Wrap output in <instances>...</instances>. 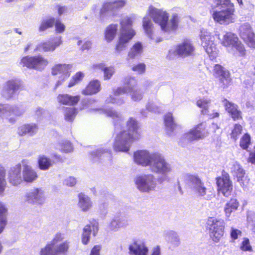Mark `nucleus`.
Segmentation results:
<instances>
[{"label": "nucleus", "mask_w": 255, "mask_h": 255, "mask_svg": "<svg viewBox=\"0 0 255 255\" xmlns=\"http://www.w3.org/2000/svg\"><path fill=\"white\" fill-rule=\"evenodd\" d=\"M100 113H105L112 118L115 130L121 129L115 137L113 147L118 152H128L132 144L140 138L138 123L135 119L131 117L126 122V127H124L123 118L121 114L112 109H96Z\"/></svg>", "instance_id": "obj_1"}, {"label": "nucleus", "mask_w": 255, "mask_h": 255, "mask_svg": "<svg viewBox=\"0 0 255 255\" xmlns=\"http://www.w3.org/2000/svg\"><path fill=\"white\" fill-rule=\"evenodd\" d=\"M168 13L165 11L152 6L149 7V15H146L143 18V27L145 33L150 39L154 40L156 42H159L162 40L160 37L154 38L151 18L155 23L160 25L161 30L164 32H170L176 29L178 22L177 15H173L170 20L168 19Z\"/></svg>", "instance_id": "obj_2"}, {"label": "nucleus", "mask_w": 255, "mask_h": 255, "mask_svg": "<svg viewBox=\"0 0 255 255\" xmlns=\"http://www.w3.org/2000/svg\"><path fill=\"white\" fill-rule=\"evenodd\" d=\"M135 19L134 15L125 16L120 20V34L119 41L116 46V51L120 52L126 47L127 44L135 35V32L132 28Z\"/></svg>", "instance_id": "obj_3"}, {"label": "nucleus", "mask_w": 255, "mask_h": 255, "mask_svg": "<svg viewBox=\"0 0 255 255\" xmlns=\"http://www.w3.org/2000/svg\"><path fill=\"white\" fill-rule=\"evenodd\" d=\"M151 163L149 168L151 171L162 175L158 179L159 182L169 180L168 175L172 171V167L161 154L157 152Z\"/></svg>", "instance_id": "obj_4"}, {"label": "nucleus", "mask_w": 255, "mask_h": 255, "mask_svg": "<svg viewBox=\"0 0 255 255\" xmlns=\"http://www.w3.org/2000/svg\"><path fill=\"white\" fill-rule=\"evenodd\" d=\"M185 183L186 187L197 197H205L208 192L204 182L197 174L186 175Z\"/></svg>", "instance_id": "obj_5"}, {"label": "nucleus", "mask_w": 255, "mask_h": 255, "mask_svg": "<svg viewBox=\"0 0 255 255\" xmlns=\"http://www.w3.org/2000/svg\"><path fill=\"white\" fill-rule=\"evenodd\" d=\"M234 4L221 7V10L214 11L212 14L214 20L221 24H229L235 20Z\"/></svg>", "instance_id": "obj_6"}, {"label": "nucleus", "mask_w": 255, "mask_h": 255, "mask_svg": "<svg viewBox=\"0 0 255 255\" xmlns=\"http://www.w3.org/2000/svg\"><path fill=\"white\" fill-rule=\"evenodd\" d=\"M225 223L223 220L210 217L207 222L211 238L215 242H218L224 235Z\"/></svg>", "instance_id": "obj_7"}, {"label": "nucleus", "mask_w": 255, "mask_h": 255, "mask_svg": "<svg viewBox=\"0 0 255 255\" xmlns=\"http://www.w3.org/2000/svg\"><path fill=\"white\" fill-rule=\"evenodd\" d=\"M134 181L137 189L142 192L153 191L156 186L155 177L151 174L138 176Z\"/></svg>", "instance_id": "obj_8"}, {"label": "nucleus", "mask_w": 255, "mask_h": 255, "mask_svg": "<svg viewBox=\"0 0 255 255\" xmlns=\"http://www.w3.org/2000/svg\"><path fill=\"white\" fill-rule=\"evenodd\" d=\"M200 38L202 41V45L211 59H215L218 54L217 49L211 33L205 30H201Z\"/></svg>", "instance_id": "obj_9"}, {"label": "nucleus", "mask_w": 255, "mask_h": 255, "mask_svg": "<svg viewBox=\"0 0 255 255\" xmlns=\"http://www.w3.org/2000/svg\"><path fill=\"white\" fill-rule=\"evenodd\" d=\"M207 135L206 130V124L202 123L197 125L194 128L183 134L182 140L183 142H189L202 139Z\"/></svg>", "instance_id": "obj_10"}, {"label": "nucleus", "mask_w": 255, "mask_h": 255, "mask_svg": "<svg viewBox=\"0 0 255 255\" xmlns=\"http://www.w3.org/2000/svg\"><path fill=\"white\" fill-rule=\"evenodd\" d=\"M48 63V61L41 56H27L21 59L20 64L23 66L41 70L47 66Z\"/></svg>", "instance_id": "obj_11"}, {"label": "nucleus", "mask_w": 255, "mask_h": 255, "mask_svg": "<svg viewBox=\"0 0 255 255\" xmlns=\"http://www.w3.org/2000/svg\"><path fill=\"white\" fill-rule=\"evenodd\" d=\"M70 65L66 64H56L52 68V75H59V79L53 88L54 91L70 76Z\"/></svg>", "instance_id": "obj_12"}, {"label": "nucleus", "mask_w": 255, "mask_h": 255, "mask_svg": "<svg viewBox=\"0 0 255 255\" xmlns=\"http://www.w3.org/2000/svg\"><path fill=\"white\" fill-rule=\"evenodd\" d=\"M25 201L33 205H42L45 201L44 191L41 188H33L24 195Z\"/></svg>", "instance_id": "obj_13"}, {"label": "nucleus", "mask_w": 255, "mask_h": 255, "mask_svg": "<svg viewBox=\"0 0 255 255\" xmlns=\"http://www.w3.org/2000/svg\"><path fill=\"white\" fill-rule=\"evenodd\" d=\"M126 3L125 0H118L104 3L99 12L100 20L102 21H105L109 15L113 14L117 9L123 7Z\"/></svg>", "instance_id": "obj_14"}, {"label": "nucleus", "mask_w": 255, "mask_h": 255, "mask_svg": "<svg viewBox=\"0 0 255 255\" xmlns=\"http://www.w3.org/2000/svg\"><path fill=\"white\" fill-rule=\"evenodd\" d=\"M157 152H150L147 150H139L134 152L133 160L135 163L143 167H150Z\"/></svg>", "instance_id": "obj_15"}, {"label": "nucleus", "mask_w": 255, "mask_h": 255, "mask_svg": "<svg viewBox=\"0 0 255 255\" xmlns=\"http://www.w3.org/2000/svg\"><path fill=\"white\" fill-rule=\"evenodd\" d=\"M217 185L219 193L225 197H229L231 195L233 185L228 173H223L221 177L217 178Z\"/></svg>", "instance_id": "obj_16"}, {"label": "nucleus", "mask_w": 255, "mask_h": 255, "mask_svg": "<svg viewBox=\"0 0 255 255\" xmlns=\"http://www.w3.org/2000/svg\"><path fill=\"white\" fill-rule=\"evenodd\" d=\"M239 34L249 46L255 48V34L249 23H245L240 26Z\"/></svg>", "instance_id": "obj_17"}, {"label": "nucleus", "mask_w": 255, "mask_h": 255, "mask_svg": "<svg viewBox=\"0 0 255 255\" xmlns=\"http://www.w3.org/2000/svg\"><path fill=\"white\" fill-rule=\"evenodd\" d=\"M214 74L219 78V85L222 88L227 87L230 84L231 79L228 71L221 65L216 64L214 67Z\"/></svg>", "instance_id": "obj_18"}, {"label": "nucleus", "mask_w": 255, "mask_h": 255, "mask_svg": "<svg viewBox=\"0 0 255 255\" xmlns=\"http://www.w3.org/2000/svg\"><path fill=\"white\" fill-rule=\"evenodd\" d=\"M21 86L20 81L17 79L7 81L4 85L2 91V96L9 99L13 97Z\"/></svg>", "instance_id": "obj_19"}, {"label": "nucleus", "mask_w": 255, "mask_h": 255, "mask_svg": "<svg viewBox=\"0 0 255 255\" xmlns=\"http://www.w3.org/2000/svg\"><path fill=\"white\" fill-rule=\"evenodd\" d=\"M8 180L9 183L14 186L20 185L23 182L21 166L18 164L11 168L8 171Z\"/></svg>", "instance_id": "obj_20"}, {"label": "nucleus", "mask_w": 255, "mask_h": 255, "mask_svg": "<svg viewBox=\"0 0 255 255\" xmlns=\"http://www.w3.org/2000/svg\"><path fill=\"white\" fill-rule=\"evenodd\" d=\"M25 112L21 106H10L9 105H0V117H6L10 115L20 116Z\"/></svg>", "instance_id": "obj_21"}, {"label": "nucleus", "mask_w": 255, "mask_h": 255, "mask_svg": "<svg viewBox=\"0 0 255 255\" xmlns=\"http://www.w3.org/2000/svg\"><path fill=\"white\" fill-rule=\"evenodd\" d=\"M196 105L202 109L201 112L203 115H207L210 118L219 117V113L214 112L213 110H212V105L210 100L205 99H200L197 101Z\"/></svg>", "instance_id": "obj_22"}, {"label": "nucleus", "mask_w": 255, "mask_h": 255, "mask_svg": "<svg viewBox=\"0 0 255 255\" xmlns=\"http://www.w3.org/2000/svg\"><path fill=\"white\" fill-rule=\"evenodd\" d=\"M128 220L122 217L120 214L115 216L108 225L109 230L113 232H117L121 228L126 227L128 226Z\"/></svg>", "instance_id": "obj_23"}, {"label": "nucleus", "mask_w": 255, "mask_h": 255, "mask_svg": "<svg viewBox=\"0 0 255 255\" xmlns=\"http://www.w3.org/2000/svg\"><path fill=\"white\" fill-rule=\"evenodd\" d=\"M61 43V37L58 36L52 40L39 44L35 50L39 51L42 50L44 52L53 51Z\"/></svg>", "instance_id": "obj_24"}, {"label": "nucleus", "mask_w": 255, "mask_h": 255, "mask_svg": "<svg viewBox=\"0 0 255 255\" xmlns=\"http://www.w3.org/2000/svg\"><path fill=\"white\" fill-rule=\"evenodd\" d=\"M137 85V80L134 78L127 77L125 79L124 86L116 88L115 93L116 95L128 93L136 89Z\"/></svg>", "instance_id": "obj_25"}, {"label": "nucleus", "mask_w": 255, "mask_h": 255, "mask_svg": "<svg viewBox=\"0 0 255 255\" xmlns=\"http://www.w3.org/2000/svg\"><path fill=\"white\" fill-rule=\"evenodd\" d=\"M194 47L190 41L187 40L177 45L173 52L180 56H187L192 54Z\"/></svg>", "instance_id": "obj_26"}, {"label": "nucleus", "mask_w": 255, "mask_h": 255, "mask_svg": "<svg viewBox=\"0 0 255 255\" xmlns=\"http://www.w3.org/2000/svg\"><path fill=\"white\" fill-rule=\"evenodd\" d=\"M129 255H147L148 249L140 242H134L128 247Z\"/></svg>", "instance_id": "obj_27"}, {"label": "nucleus", "mask_w": 255, "mask_h": 255, "mask_svg": "<svg viewBox=\"0 0 255 255\" xmlns=\"http://www.w3.org/2000/svg\"><path fill=\"white\" fill-rule=\"evenodd\" d=\"M164 123L166 133L170 136L173 135L176 130L180 128L179 126L177 125L174 121L171 113H168L165 116Z\"/></svg>", "instance_id": "obj_28"}, {"label": "nucleus", "mask_w": 255, "mask_h": 255, "mask_svg": "<svg viewBox=\"0 0 255 255\" xmlns=\"http://www.w3.org/2000/svg\"><path fill=\"white\" fill-rule=\"evenodd\" d=\"M56 100L57 102L61 105L73 106L79 101L80 96H73L67 94H61L57 96Z\"/></svg>", "instance_id": "obj_29"}, {"label": "nucleus", "mask_w": 255, "mask_h": 255, "mask_svg": "<svg viewBox=\"0 0 255 255\" xmlns=\"http://www.w3.org/2000/svg\"><path fill=\"white\" fill-rule=\"evenodd\" d=\"M223 103L225 107L226 110L230 114L231 117L234 121L242 119V113L238 110L237 105L230 102L226 99L223 101Z\"/></svg>", "instance_id": "obj_30"}, {"label": "nucleus", "mask_w": 255, "mask_h": 255, "mask_svg": "<svg viewBox=\"0 0 255 255\" xmlns=\"http://www.w3.org/2000/svg\"><path fill=\"white\" fill-rule=\"evenodd\" d=\"M38 127L35 124H25L18 128L17 133L20 136H33L38 131Z\"/></svg>", "instance_id": "obj_31"}, {"label": "nucleus", "mask_w": 255, "mask_h": 255, "mask_svg": "<svg viewBox=\"0 0 255 255\" xmlns=\"http://www.w3.org/2000/svg\"><path fill=\"white\" fill-rule=\"evenodd\" d=\"M228 168L233 175L237 177V181L241 182L244 177L245 171L240 164L236 161H233L230 163Z\"/></svg>", "instance_id": "obj_32"}, {"label": "nucleus", "mask_w": 255, "mask_h": 255, "mask_svg": "<svg viewBox=\"0 0 255 255\" xmlns=\"http://www.w3.org/2000/svg\"><path fill=\"white\" fill-rule=\"evenodd\" d=\"M95 69L101 70L104 73V80H110L115 73L114 66H106L104 63H99L94 65Z\"/></svg>", "instance_id": "obj_33"}, {"label": "nucleus", "mask_w": 255, "mask_h": 255, "mask_svg": "<svg viewBox=\"0 0 255 255\" xmlns=\"http://www.w3.org/2000/svg\"><path fill=\"white\" fill-rule=\"evenodd\" d=\"M22 174L23 181L27 183L33 182L37 177L36 173L30 166L27 165H23Z\"/></svg>", "instance_id": "obj_34"}, {"label": "nucleus", "mask_w": 255, "mask_h": 255, "mask_svg": "<svg viewBox=\"0 0 255 255\" xmlns=\"http://www.w3.org/2000/svg\"><path fill=\"white\" fill-rule=\"evenodd\" d=\"M101 90V84L99 80H94L90 82L86 88L83 90L82 94L86 95L95 94Z\"/></svg>", "instance_id": "obj_35"}, {"label": "nucleus", "mask_w": 255, "mask_h": 255, "mask_svg": "<svg viewBox=\"0 0 255 255\" xmlns=\"http://www.w3.org/2000/svg\"><path fill=\"white\" fill-rule=\"evenodd\" d=\"M106 156L108 158V159H110L111 157L110 150H105L103 148H100L95 151H93L90 153V159L93 162H96L98 161L100 158L102 159Z\"/></svg>", "instance_id": "obj_36"}, {"label": "nucleus", "mask_w": 255, "mask_h": 255, "mask_svg": "<svg viewBox=\"0 0 255 255\" xmlns=\"http://www.w3.org/2000/svg\"><path fill=\"white\" fill-rule=\"evenodd\" d=\"M142 52L143 46L142 43L140 42H137L129 49L127 59L129 60L130 59L137 58L141 55Z\"/></svg>", "instance_id": "obj_37"}, {"label": "nucleus", "mask_w": 255, "mask_h": 255, "mask_svg": "<svg viewBox=\"0 0 255 255\" xmlns=\"http://www.w3.org/2000/svg\"><path fill=\"white\" fill-rule=\"evenodd\" d=\"M78 206L81 210L84 212H87L89 210L92 206V202L90 198L83 193H80L78 195Z\"/></svg>", "instance_id": "obj_38"}, {"label": "nucleus", "mask_w": 255, "mask_h": 255, "mask_svg": "<svg viewBox=\"0 0 255 255\" xmlns=\"http://www.w3.org/2000/svg\"><path fill=\"white\" fill-rule=\"evenodd\" d=\"M118 28L117 24H110L105 29V38L108 42L112 41L115 37Z\"/></svg>", "instance_id": "obj_39"}, {"label": "nucleus", "mask_w": 255, "mask_h": 255, "mask_svg": "<svg viewBox=\"0 0 255 255\" xmlns=\"http://www.w3.org/2000/svg\"><path fill=\"white\" fill-rule=\"evenodd\" d=\"M239 41L238 37L232 32H227L223 37L222 44L225 46L231 45L232 47Z\"/></svg>", "instance_id": "obj_40"}, {"label": "nucleus", "mask_w": 255, "mask_h": 255, "mask_svg": "<svg viewBox=\"0 0 255 255\" xmlns=\"http://www.w3.org/2000/svg\"><path fill=\"white\" fill-rule=\"evenodd\" d=\"M54 161L52 162L51 160L44 155H40L38 158V164L40 169L42 170H47L52 166Z\"/></svg>", "instance_id": "obj_41"}, {"label": "nucleus", "mask_w": 255, "mask_h": 255, "mask_svg": "<svg viewBox=\"0 0 255 255\" xmlns=\"http://www.w3.org/2000/svg\"><path fill=\"white\" fill-rule=\"evenodd\" d=\"M165 240L171 246L177 247L180 244V239L177 234L173 231H168L165 234Z\"/></svg>", "instance_id": "obj_42"}, {"label": "nucleus", "mask_w": 255, "mask_h": 255, "mask_svg": "<svg viewBox=\"0 0 255 255\" xmlns=\"http://www.w3.org/2000/svg\"><path fill=\"white\" fill-rule=\"evenodd\" d=\"M116 89H113V95H110L106 100V103H111L117 105H121L125 103V99L124 97H121L124 94H115Z\"/></svg>", "instance_id": "obj_43"}, {"label": "nucleus", "mask_w": 255, "mask_h": 255, "mask_svg": "<svg viewBox=\"0 0 255 255\" xmlns=\"http://www.w3.org/2000/svg\"><path fill=\"white\" fill-rule=\"evenodd\" d=\"M7 210L5 205L0 203V234L3 231L7 224Z\"/></svg>", "instance_id": "obj_44"}, {"label": "nucleus", "mask_w": 255, "mask_h": 255, "mask_svg": "<svg viewBox=\"0 0 255 255\" xmlns=\"http://www.w3.org/2000/svg\"><path fill=\"white\" fill-rule=\"evenodd\" d=\"M239 206V203L235 199H231L225 207V212L227 217H229L232 212L236 211Z\"/></svg>", "instance_id": "obj_45"}, {"label": "nucleus", "mask_w": 255, "mask_h": 255, "mask_svg": "<svg viewBox=\"0 0 255 255\" xmlns=\"http://www.w3.org/2000/svg\"><path fill=\"white\" fill-rule=\"evenodd\" d=\"M6 170L4 167L0 165V195L3 196V192L6 186L5 179Z\"/></svg>", "instance_id": "obj_46"}, {"label": "nucleus", "mask_w": 255, "mask_h": 255, "mask_svg": "<svg viewBox=\"0 0 255 255\" xmlns=\"http://www.w3.org/2000/svg\"><path fill=\"white\" fill-rule=\"evenodd\" d=\"M55 148L65 153L70 152L73 150L72 145L68 140H62L56 145Z\"/></svg>", "instance_id": "obj_47"}, {"label": "nucleus", "mask_w": 255, "mask_h": 255, "mask_svg": "<svg viewBox=\"0 0 255 255\" xmlns=\"http://www.w3.org/2000/svg\"><path fill=\"white\" fill-rule=\"evenodd\" d=\"M69 242L66 241L59 245L54 247V249L57 255L65 254L69 248Z\"/></svg>", "instance_id": "obj_48"}, {"label": "nucleus", "mask_w": 255, "mask_h": 255, "mask_svg": "<svg viewBox=\"0 0 255 255\" xmlns=\"http://www.w3.org/2000/svg\"><path fill=\"white\" fill-rule=\"evenodd\" d=\"M64 118L68 122H72L76 116L77 111L74 108H64Z\"/></svg>", "instance_id": "obj_49"}, {"label": "nucleus", "mask_w": 255, "mask_h": 255, "mask_svg": "<svg viewBox=\"0 0 255 255\" xmlns=\"http://www.w3.org/2000/svg\"><path fill=\"white\" fill-rule=\"evenodd\" d=\"M55 22V18L51 17L48 19H43L39 26V31H45L48 28L53 26Z\"/></svg>", "instance_id": "obj_50"}, {"label": "nucleus", "mask_w": 255, "mask_h": 255, "mask_svg": "<svg viewBox=\"0 0 255 255\" xmlns=\"http://www.w3.org/2000/svg\"><path fill=\"white\" fill-rule=\"evenodd\" d=\"M91 232L92 230L89 225L86 226L83 229L82 235V242L84 245H87L89 243Z\"/></svg>", "instance_id": "obj_51"}, {"label": "nucleus", "mask_w": 255, "mask_h": 255, "mask_svg": "<svg viewBox=\"0 0 255 255\" xmlns=\"http://www.w3.org/2000/svg\"><path fill=\"white\" fill-rule=\"evenodd\" d=\"M146 108L148 111L154 113H159L161 111L160 106L152 101L148 102L146 105Z\"/></svg>", "instance_id": "obj_52"}, {"label": "nucleus", "mask_w": 255, "mask_h": 255, "mask_svg": "<svg viewBox=\"0 0 255 255\" xmlns=\"http://www.w3.org/2000/svg\"><path fill=\"white\" fill-rule=\"evenodd\" d=\"M128 93H129L132 100L135 102L140 101L143 95V92L140 89H135Z\"/></svg>", "instance_id": "obj_53"}, {"label": "nucleus", "mask_w": 255, "mask_h": 255, "mask_svg": "<svg viewBox=\"0 0 255 255\" xmlns=\"http://www.w3.org/2000/svg\"><path fill=\"white\" fill-rule=\"evenodd\" d=\"M242 131V127L239 124H235L234 128L231 133V137L234 140H236L239 136L241 134Z\"/></svg>", "instance_id": "obj_54"}, {"label": "nucleus", "mask_w": 255, "mask_h": 255, "mask_svg": "<svg viewBox=\"0 0 255 255\" xmlns=\"http://www.w3.org/2000/svg\"><path fill=\"white\" fill-rule=\"evenodd\" d=\"M64 239V234L60 233H57L56 234L53 239L48 244L51 246L54 247H55L58 243L62 241Z\"/></svg>", "instance_id": "obj_55"}, {"label": "nucleus", "mask_w": 255, "mask_h": 255, "mask_svg": "<svg viewBox=\"0 0 255 255\" xmlns=\"http://www.w3.org/2000/svg\"><path fill=\"white\" fill-rule=\"evenodd\" d=\"M250 143V136L248 133H246L241 139L240 146L243 149H247Z\"/></svg>", "instance_id": "obj_56"}, {"label": "nucleus", "mask_w": 255, "mask_h": 255, "mask_svg": "<svg viewBox=\"0 0 255 255\" xmlns=\"http://www.w3.org/2000/svg\"><path fill=\"white\" fill-rule=\"evenodd\" d=\"M40 255H57L54 247L47 244L44 248L42 249L40 251Z\"/></svg>", "instance_id": "obj_57"}, {"label": "nucleus", "mask_w": 255, "mask_h": 255, "mask_svg": "<svg viewBox=\"0 0 255 255\" xmlns=\"http://www.w3.org/2000/svg\"><path fill=\"white\" fill-rule=\"evenodd\" d=\"M233 47L235 48L236 50L239 52V55L240 56H244L246 54V50L244 45L239 41H238Z\"/></svg>", "instance_id": "obj_58"}, {"label": "nucleus", "mask_w": 255, "mask_h": 255, "mask_svg": "<svg viewBox=\"0 0 255 255\" xmlns=\"http://www.w3.org/2000/svg\"><path fill=\"white\" fill-rule=\"evenodd\" d=\"M146 66L144 63H139L132 67V71L141 74L145 72Z\"/></svg>", "instance_id": "obj_59"}, {"label": "nucleus", "mask_w": 255, "mask_h": 255, "mask_svg": "<svg viewBox=\"0 0 255 255\" xmlns=\"http://www.w3.org/2000/svg\"><path fill=\"white\" fill-rule=\"evenodd\" d=\"M240 248L243 251H252V246H251L250 241L248 238H245L244 239Z\"/></svg>", "instance_id": "obj_60"}, {"label": "nucleus", "mask_w": 255, "mask_h": 255, "mask_svg": "<svg viewBox=\"0 0 255 255\" xmlns=\"http://www.w3.org/2000/svg\"><path fill=\"white\" fill-rule=\"evenodd\" d=\"M55 30L57 33H62L64 31L65 26L59 19H55Z\"/></svg>", "instance_id": "obj_61"}, {"label": "nucleus", "mask_w": 255, "mask_h": 255, "mask_svg": "<svg viewBox=\"0 0 255 255\" xmlns=\"http://www.w3.org/2000/svg\"><path fill=\"white\" fill-rule=\"evenodd\" d=\"M76 182L77 180L75 178L69 176L64 180L63 184L67 186L73 187L76 184Z\"/></svg>", "instance_id": "obj_62"}, {"label": "nucleus", "mask_w": 255, "mask_h": 255, "mask_svg": "<svg viewBox=\"0 0 255 255\" xmlns=\"http://www.w3.org/2000/svg\"><path fill=\"white\" fill-rule=\"evenodd\" d=\"M91 228H92V232H93V234L94 236H95L99 230V223L98 222L95 220V219H92L90 222Z\"/></svg>", "instance_id": "obj_63"}, {"label": "nucleus", "mask_w": 255, "mask_h": 255, "mask_svg": "<svg viewBox=\"0 0 255 255\" xmlns=\"http://www.w3.org/2000/svg\"><path fill=\"white\" fill-rule=\"evenodd\" d=\"M242 232L239 230L232 228L231 229L230 235L232 239L235 240L238 238L239 236H241Z\"/></svg>", "instance_id": "obj_64"}]
</instances>
